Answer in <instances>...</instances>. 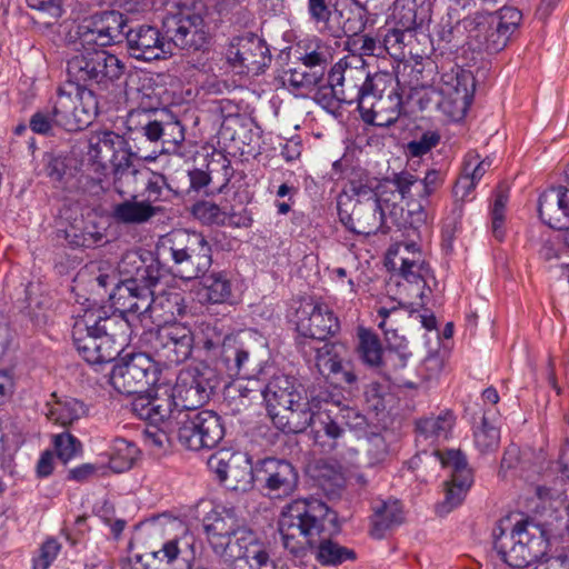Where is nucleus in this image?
Instances as JSON below:
<instances>
[{
	"instance_id": "nucleus-1",
	"label": "nucleus",
	"mask_w": 569,
	"mask_h": 569,
	"mask_svg": "<svg viewBox=\"0 0 569 569\" xmlns=\"http://www.w3.org/2000/svg\"><path fill=\"white\" fill-rule=\"evenodd\" d=\"M337 517L329 507L318 499H298L287 505L279 518L278 527L283 546L292 553H299L305 545H318L317 559L322 565L337 566L353 560L352 549L330 540L338 530Z\"/></svg>"
},
{
	"instance_id": "nucleus-2",
	"label": "nucleus",
	"mask_w": 569,
	"mask_h": 569,
	"mask_svg": "<svg viewBox=\"0 0 569 569\" xmlns=\"http://www.w3.org/2000/svg\"><path fill=\"white\" fill-rule=\"evenodd\" d=\"M298 346L301 351H316V367L325 377H333L340 382L353 386L358 377L351 362L345 361L347 347L341 342H326L322 347L312 346V341H325L336 336L340 322L333 311L325 303H306L297 311Z\"/></svg>"
},
{
	"instance_id": "nucleus-3",
	"label": "nucleus",
	"mask_w": 569,
	"mask_h": 569,
	"mask_svg": "<svg viewBox=\"0 0 569 569\" xmlns=\"http://www.w3.org/2000/svg\"><path fill=\"white\" fill-rule=\"evenodd\" d=\"M192 336L193 346L202 348L208 357L220 361L230 377L249 378L260 371L261 361L250 348L237 337L224 335L218 321L198 322Z\"/></svg>"
},
{
	"instance_id": "nucleus-4",
	"label": "nucleus",
	"mask_w": 569,
	"mask_h": 569,
	"mask_svg": "<svg viewBox=\"0 0 569 569\" xmlns=\"http://www.w3.org/2000/svg\"><path fill=\"white\" fill-rule=\"evenodd\" d=\"M267 411L276 428L286 433H299L306 430L311 416V407L296 379L286 376H273L262 390Z\"/></svg>"
},
{
	"instance_id": "nucleus-5",
	"label": "nucleus",
	"mask_w": 569,
	"mask_h": 569,
	"mask_svg": "<svg viewBox=\"0 0 569 569\" xmlns=\"http://www.w3.org/2000/svg\"><path fill=\"white\" fill-rule=\"evenodd\" d=\"M158 254L171 260V270L183 280L203 277L212 264V248L199 232L177 229L162 236Z\"/></svg>"
},
{
	"instance_id": "nucleus-6",
	"label": "nucleus",
	"mask_w": 569,
	"mask_h": 569,
	"mask_svg": "<svg viewBox=\"0 0 569 569\" xmlns=\"http://www.w3.org/2000/svg\"><path fill=\"white\" fill-rule=\"evenodd\" d=\"M224 529V519H216L209 528L214 551L232 563L233 569H276L266 546L247 528Z\"/></svg>"
},
{
	"instance_id": "nucleus-7",
	"label": "nucleus",
	"mask_w": 569,
	"mask_h": 569,
	"mask_svg": "<svg viewBox=\"0 0 569 569\" xmlns=\"http://www.w3.org/2000/svg\"><path fill=\"white\" fill-rule=\"evenodd\" d=\"M495 533V549L512 568H525L545 557L549 536L545 526L530 518L517 521L509 533L499 527Z\"/></svg>"
},
{
	"instance_id": "nucleus-8",
	"label": "nucleus",
	"mask_w": 569,
	"mask_h": 569,
	"mask_svg": "<svg viewBox=\"0 0 569 569\" xmlns=\"http://www.w3.org/2000/svg\"><path fill=\"white\" fill-rule=\"evenodd\" d=\"M82 40L81 48L67 60V76L73 89L98 86L108 89L121 78L124 64L114 54L97 47L86 46Z\"/></svg>"
},
{
	"instance_id": "nucleus-9",
	"label": "nucleus",
	"mask_w": 569,
	"mask_h": 569,
	"mask_svg": "<svg viewBox=\"0 0 569 569\" xmlns=\"http://www.w3.org/2000/svg\"><path fill=\"white\" fill-rule=\"evenodd\" d=\"M373 74L366 68V60L360 56H345L331 68L328 76V86L320 87L315 99L320 103L329 104L328 93L338 102L360 104L365 94H369Z\"/></svg>"
},
{
	"instance_id": "nucleus-10",
	"label": "nucleus",
	"mask_w": 569,
	"mask_h": 569,
	"mask_svg": "<svg viewBox=\"0 0 569 569\" xmlns=\"http://www.w3.org/2000/svg\"><path fill=\"white\" fill-rule=\"evenodd\" d=\"M369 90L358 106L361 119L377 127L392 126L403 109L397 78L388 71L376 72Z\"/></svg>"
},
{
	"instance_id": "nucleus-11",
	"label": "nucleus",
	"mask_w": 569,
	"mask_h": 569,
	"mask_svg": "<svg viewBox=\"0 0 569 569\" xmlns=\"http://www.w3.org/2000/svg\"><path fill=\"white\" fill-rule=\"evenodd\" d=\"M521 17L518 9L503 7L489 16L466 19L465 28L473 50L488 53L501 51L518 28Z\"/></svg>"
},
{
	"instance_id": "nucleus-12",
	"label": "nucleus",
	"mask_w": 569,
	"mask_h": 569,
	"mask_svg": "<svg viewBox=\"0 0 569 569\" xmlns=\"http://www.w3.org/2000/svg\"><path fill=\"white\" fill-rule=\"evenodd\" d=\"M336 409L337 412L327 407L318 411H313L311 407L308 409L311 418L307 421L306 429L311 428L313 445L323 453H332L343 443L346 431L340 420L350 428H362L366 425L365 416L357 410L349 407Z\"/></svg>"
},
{
	"instance_id": "nucleus-13",
	"label": "nucleus",
	"mask_w": 569,
	"mask_h": 569,
	"mask_svg": "<svg viewBox=\"0 0 569 569\" xmlns=\"http://www.w3.org/2000/svg\"><path fill=\"white\" fill-rule=\"evenodd\" d=\"M475 88V78L470 71L452 68L441 74L436 89L422 87L425 94L420 102L426 98L427 102H433L451 116H463L472 102Z\"/></svg>"
},
{
	"instance_id": "nucleus-14",
	"label": "nucleus",
	"mask_w": 569,
	"mask_h": 569,
	"mask_svg": "<svg viewBox=\"0 0 569 569\" xmlns=\"http://www.w3.org/2000/svg\"><path fill=\"white\" fill-rule=\"evenodd\" d=\"M357 200L349 211L345 208L348 203L338 199V216L341 223L350 231L361 236L376 234L378 231L386 233L385 212L378 194L366 186L355 189Z\"/></svg>"
},
{
	"instance_id": "nucleus-15",
	"label": "nucleus",
	"mask_w": 569,
	"mask_h": 569,
	"mask_svg": "<svg viewBox=\"0 0 569 569\" xmlns=\"http://www.w3.org/2000/svg\"><path fill=\"white\" fill-rule=\"evenodd\" d=\"M51 109L57 127L70 132L80 131L87 128L98 114V99L92 89L60 88Z\"/></svg>"
},
{
	"instance_id": "nucleus-16",
	"label": "nucleus",
	"mask_w": 569,
	"mask_h": 569,
	"mask_svg": "<svg viewBox=\"0 0 569 569\" xmlns=\"http://www.w3.org/2000/svg\"><path fill=\"white\" fill-rule=\"evenodd\" d=\"M252 480L258 482L271 498L292 495L298 487V471L287 460L266 458L243 472V488Z\"/></svg>"
},
{
	"instance_id": "nucleus-17",
	"label": "nucleus",
	"mask_w": 569,
	"mask_h": 569,
	"mask_svg": "<svg viewBox=\"0 0 569 569\" xmlns=\"http://www.w3.org/2000/svg\"><path fill=\"white\" fill-rule=\"evenodd\" d=\"M158 380V368L143 352L131 353L116 363L110 372L111 386L122 395L144 391Z\"/></svg>"
},
{
	"instance_id": "nucleus-18",
	"label": "nucleus",
	"mask_w": 569,
	"mask_h": 569,
	"mask_svg": "<svg viewBox=\"0 0 569 569\" xmlns=\"http://www.w3.org/2000/svg\"><path fill=\"white\" fill-rule=\"evenodd\" d=\"M431 456L439 460L443 468L451 470L450 479L445 482V499L437 506V512L446 515L462 503L473 483V475L460 450H433Z\"/></svg>"
},
{
	"instance_id": "nucleus-19",
	"label": "nucleus",
	"mask_w": 569,
	"mask_h": 569,
	"mask_svg": "<svg viewBox=\"0 0 569 569\" xmlns=\"http://www.w3.org/2000/svg\"><path fill=\"white\" fill-rule=\"evenodd\" d=\"M202 7L198 10H180L177 14L167 18L163 22L166 37L176 47L188 50H203L209 44L208 26L201 13Z\"/></svg>"
},
{
	"instance_id": "nucleus-20",
	"label": "nucleus",
	"mask_w": 569,
	"mask_h": 569,
	"mask_svg": "<svg viewBox=\"0 0 569 569\" xmlns=\"http://www.w3.org/2000/svg\"><path fill=\"white\" fill-rule=\"evenodd\" d=\"M226 58L237 73L252 76L262 73L271 61L267 43L251 32L232 38Z\"/></svg>"
},
{
	"instance_id": "nucleus-21",
	"label": "nucleus",
	"mask_w": 569,
	"mask_h": 569,
	"mask_svg": "<svg viewBox=\"0 0 569 569\" xmlns=\"http://www.w3.org/2000/svg\"><path fill=\"white\" fill-rule=\"evenodd\" d=\"M210 375L196 367L180 370L171 392L182 412H193L209 401L214 388Z\"/></svg>"
},
{
	"instance_id": "nucleus-22",
	"label": "nucleus",
	"mask_w": 569,
	"mask_h": 569,
	"mask_svg": "<svg viewBox=\"0 0 569 569\" xmlns=\"http://www.w3.org/2000/svg\"><path fill=\"white\" fill-rule=\"evenodd\" d=\"M194 337L183 323L172 322L161 326L151 341L152 349L167 365H179L191 356Z\"/></svg>"
},
{
	"instance_id": "nucleus-23",
	"label": "nucleus",
	"mask_w": 569,
	"mask_h": 569,
	"mask_svg": "<svg viewBox=\"0 0 569 569\" xmlns=\"http://www.w3.org/2000/svg\"><path fill=\"white\" fill-rule=\"evenodd\" d=\"M72 340L79 355L90 365L111 362L119 356V346H113L94 327L89 326L84 313L74 322Z\"/></svg>"
},
{
	"instance_id": "nucleus-24",
	"label": "nucleus",
	"mask_w": 569,
	"mask_h": 569,
	"mask_svg": "<svg viewBox=\"0 0 569 569\" xmlns=\"http://www.w3.org/2000/svg\"><path fill=\"white\" fill-rule=\"evenodd\" d=\"M133 410L139 418L149 421L151 425L166 426L169 430L174 429L178 412H182L177 407V401L169 386H158L153 393L136 399Z\"/></svg>"
},
{
	"instance_id": "nucleus-25",
	"label": "nucleus",
	"mask_w": 569,
	"mask_h": 569,
	"mask_svg": "<svg viewBox=\"0 0 569 569\" xmlns=\"http://www.w3.org/2000/svg\"><path fill=\"white\" fill-rule=\"evenodd\" d=\"M126 41L130 54L138 60L152 61L171 53L170 41L161 36L158 28L149 24L129 27Z\"/></svg>"
},
{
	"instance_id": "nucleus-26",
	"label": "nucleus",
	"mask_w": 569,
	"mask_h": 569,
	"mask_svg": "<svg viewBox=\"0 0 569 569\" xmlns=\"http://www.w3.org/2000/svg\"><path fill=\"white\" fill-rule=\"evenodd\" d=\"M128 19L119 11H103L91 18L88 31L83 34L87 44L94 42L98 47H107L126 40Z\"/></svg>"
},
{
	"instance_id": "nucleus-27",
	"label": "nucleus",
	"mask_w": 569,
	"mask_h": 569,
	"mask_svg": "<svg viewBox=\"0 0 569 569\" xmlns=\"http://www.w3.org/2000/svg\"><path fill=\"white\" fill-rule=\"evenodd\" d=\"M124 313L120 308L110 312L102 307L84 311L87 323L94 327L102 338L110 340L113 346H119V353L129 342L131 335L130 323Z\"/></svg>"
},
{
	"instance_id": "nucleus-28",
	"label": "nucleus",
	"mask_w": 569,
	"mask_h": 569,
	"mask_svg": "<svg viewBox=\"0 0 569 569\" xmlns=\"http://www.w3.org/2000/svg\"><path fill=\"white\" fill-rule=\"evenodd\" d=\"M157 284L121 282L112 296L114 303L126 313L136 315L141 322H144L152 302V288Z\"/></svg>"
},
{
	"instance_id": "nucleus-29",
	"label": "nucleus",
	"mask_w": 569,
	"mask_h": 569,
	"mask_svg": "<svg viewBox=\"0 0 569 569\" xmlns=\"http://www.w3.org/2000/svg\"><path fill=\"white\" fill-rule=\"evenodd\" d=\"M538 212L540 219L552 229L569 227V189L558 187L542 192Z\"/></svg>"
},
{
	"instance_id": "nucleus-30",
	"label": "nucleus",
	"mask_w": 569,
	"mask_h": 569,
	"mask_svg": "<svg viewBox=\"0 0 569 569\" xmlns=\"http://www.w3.org/2000/svg\"><path fill=\"white\" fill-rule=\"evenodd\" d=\"M395 17H405L406 21H402V28H393L389 30L381 42L382 54L388 53L395 60L405 59L406 54L405 38L406 32L410 31L416 24V17H418L416 3L412 0H399L395 9Z\"/></svg>"
},
{
	"instance_id": "nucleus-31",
	"label": "nucleus",
	"mask_w": 569,
	"mask_h": 569,
	"mask_svg": "<svg viewBox=\"0 0 569 569\" xmlns=\"http://www.w3.org/2000/svg\"><path fill=\"white\" fill-rule=\"evenodd\" d=\"M134 156L136 152H123L112 168L113 190L121 198L139 196V186H142L147 168L136 166Z\"/></svg>"
},
{
	"instance_id": "nucleus-32",
	"label": "nucleus",
	"mask_w": 569,
	"mask_h": 569,
	"mask_svg": "<svg viewBox=\"0 0 569 569\" xmlns=\"http://www.w3.org/2000/svg\"><path fill=\"white\" fill-rule=\"evenodd\" d=\"M123 152H132L128 147L126 139L113 131L97 132L89 143L88 156L93 162L102 168L109 161L114 167V162L121 158Z\"/></svg>"
},
{
	"instance_id": "nucleus-33",
	"label": "nucleus",
	"mask_w": 569,
	"mask_h": 569,
	"mask_svg": "<svg viewBox=\"0 0 569 569\" xmlns=\"http://www.w3.org/2000/svg\"><path fill=\"white\" fill-rule=\"evenodd\" d=\"M118 270L123 277L121 282L133 283H158L160 280V270L154 263H147L137 251H127L122 254Z\"/></svg>"
},
{
	"instance_id": "nucleus-34",
	"label": "nucleus",
	"mask_w": 569,
	"mask_h": 569,
	"mask_svg": "<svg viewBox=\"0 0 569 569\" xmlns=\"http://www.w3.org/2000/svg\"><path fill=\"white\" fill-rule=\"evenodd\" d=\"M182 297L178 292H161L152 295V302L146 317V326L153 323L166 326L174 322L177 316L183 313Z\"/></svg>"
},
{
	"instance_id": "nucleus-35",
	"label": "nucleus",
	"mask_w": 569,
	"mask_h": 569,
	"mask_svg": "<svg viewBox=\"0 0 569 569\" xmlns=\"http://www.w3.org/2000/svg\"><path fill=\"white\" fill-rule=\"evenodd\" d=\"M124 200L112 207L111 217L123 224H142L161 212L160 206L148 204L144 200H138V196L123 198Z\"/></svg>"
},
{
	"instance_id": "nucleus-36",
	"label": "nucleus",
	"mask_w": 569,
	"mask_h": 569,
	"mask_svg": "<svg viewBox=\"0 0 569 569\" xmlns=\"http://www.w3.org/2000/svg\"><path fill=\"white\" fill-rule=\"evenodd\" d=\"M403 520L402 506L398 500L380 501L373 507L370 536L375 539H382Z\"/></svg>"
},
{
	"instance_id": "nucleus-37",
	"label": "nucleus",
	"mask_w": 569,
	"mask_h": 569,
	"mask_svg": "<svg viewBox=\"0 0 569 569\" xmlns=\"http://www.w3.org/2000/svg\"><path fill=\"white\" fill-rule=\"evenodd\" d=\"M51 398L52 400L46 403V416L56 425L69 427L87 412L84 403L76 398H58L56 393H52Z\"/></svg>"
},
{
	"instance_id": "nucleus-38",
	"label": "nucleus",
	"mask_w": 569,
	"mask_h": 569,
	"mask_svg": "<svg viewBox=\"0 0 569 569\" xmlns=\"http://www.w3.org/2000/svg\"><path fill=\"white\" fill-rule=\"evenodd\" d=\"M456 417L451 410H443L438 416H431L417 421V441L435 443L446 440L455 426Z\"/></svg>"
},
{
	"instance_id": "nucleus-39",
	"label": "nucleus",
	"mask_w": 569,
	"mask_h": 569,
	"mask_svg": "<svg viewBox=\"0 0 569 569\" xmlns=\"http://www.w3.org/2000/svg\"><path fill=\"white\" fill-rule=\"evenodd\" d=\"M143 189L140 197L148 204L158 206L159 202L170 201L177 193L171 188L168 179L160 172L152 171L147 168L142 181Z\"/></svg>"
},
{
	"instance_id": "nucleus-40",
	"label": "nucleus",
	"mask_w": 569,
	"mask_h": 569,
	"mask_svg": "<svg viewBox=\"0 0 569 569\" xmlns=\"http://www.w3.org/2000/svg\"><path fill=\"white\" fill-rule=\"evenodd\" d=\"M199 450L214 448L224 437V426L221 417L212 410L198 411Z\"/></svg>"
},
{
	"instance_id": "nucleus-41",
	"label": "nucleus",
	"mask_w": 569,
	"mask_h": 569,
	"mask_svg": "<svg viewBox=\"0 0 569 569\" xmlns=\"http://www.w3.org/2000/svg\"><path fill=\"white\" fill-rule=\"evenodd\" d=\"M365 27V23L360 20L357 27L345 23V32H352L353 36L349 37L346 41L345 48L349 51L348 56H360L365 59V56H382L381 42L367 34H358V31Z\"/></svg>"
},
{
	"instance_id": "nucleus-42",
	"label": "nucleus",
	"mask_w": 569,
	"mask_h": 569,
	"mask_svg": "<svg viewBox=\"0 0 569 569\" xmlns=\"http://www.w3.org/2000/svg\"><path fill=\"white\" fill-rule=\"evenodd\" d=\"M174 423L176 438L179 443L189 450H199V419L198 411L178 412Z\"/></svg>"
},
{
	"instance_id": "nucleus-43",
	"label": "nucleus",
	"mask_w": 569,
	"mask_h": 569,
	"mask_svg": "<svg viewBox=\"0 0 569 569\" xmlns=\"http://www.w3.org/2000/svg\"><path fill=\"white\" fill-rule=\"evenodd\" d=\"M357 352L361 361L373 369H378L381 366V360L386 353L379 337L365 328L358 330Z\"/></svg>"
},
{
	"instance_id": "nucleus-44",
	"label": "nucleus",
	"mask_w": 569,
	"mask_h": 569,
	"mask_svg": "<svg viewBox=\"0 0 569 569\" xmlns=\"http://www.w3.org/2000/svg\"><path fill=\"white\" fill-rule=\"evenodd\" d=\"M206 299L211 303L231 302L232 284L224 271L211 272L202 280Z\"/></svg>"
},
{
	"instance_id": "nucleus-45",
	"label": "nucleus",
	"mask_w": 569,
	"mask_h": 569,
	"mask_svg": "<svg viewBox=\"0 0 569 569\" xmlns=\"http://www.w3.org/2000/svg\"><path fill=\"white\" fill-rule=\"evenodd\" d=\"M158 120L152 119V114L140 109L131 110L126 120V128L129 138L136 140L138 136L146 137L149 141L151 137H156L158 128L154 126Z\"/></svg>"
},
{
	"instance_id": "nucleus-46",
	"label": "nucleus",
	"mask_w": 569,
	"mask_h": 569,
	"mask_svg": "<svg viewBox=\"0 0 569 569\" xmlns=\"http://www.w3.org/2000/svg\"><path fill=\"white\" fill-rule=\"evenodd\" d=\"M138 453L139 450L132 442L122 438L116 439L109 459L110 469L116 472L129 470L133 466Z\"/></svg>"
},
{
	"instance_id": "nucleus-47",
	"label": "nucleus",
	"mask_w": 569,
	"mask_h": 569,
	"mask_svg": "<svg viewBox=\"0 0 569 569\" xmlns=\"http://www.w3.org/2000/svg\"><path fill=\"white\" fill-rule=\"evenodd\" d=\"M475 446L481 453L493 452L500 443V430L490 421L487 412L483 413L481 425L473 432Z\"/></svg>"
},
{
	"instance_id": "nucleus-48",
	"label": "nucleus",
	"mask_w": 569,
	"mask_h": 569,
	"mask_svg": "<svg viewBox=\"0 0 569 569\" xmlns=\"http://www.w3.org/2000/svg\"><path fill=\"white\" fill-rule=\"evenodd\" d=\"M332 48L318 38L309 40L305 46V53L300 60L305 67H319L323 70L332 60Z\"/></svg>"
},
{
	"instance_id": "nucleus-49",
	"label": "nucleus",
	"mask_w": 569,
	"mask_h": 569,
	"mask_svg": "<svg viewBox=\"0 0 569 569\" xmlns=\"http://www.w3.org/2000/svg\"><path fill=\"white\" fill-rule=\"evenodd\" d=\"M191 547L192 537L184 536L167 541L160 550L153 552V556L161 561L166 560L168 563L174 562L179 557H181L183 561H189L193 556Z\"/></svg>"
},
{
	"instance_id": "nucleus-50",
	"label": "nucleus",
	"mask_w": 569,
	"mask_h": 569,
	"mask_svg": "<svg viewBox=\"0 0 569 569\" xmlns=\"http://www.w3.org/2000/svg\"><path fill=\"white\" fill-rule=\"evenodd\" d=\"M399 270L405 280L416 284L421 282L423 287L431 272L429 264L421 259L420 253H413V258L402 257Z\"/></svg>"
},
{
	"instance_id": "nucleus-51",
	"label": "nucleus",
	"mask_w": 569,
	"mask_h": 569,
	"mask_svg": "<svg viewBox=\"0 0 569 569\" xmlns=\"http://www.w3.org/2000/svg\"><path fill=\"white\" fill-rule=\"evenodd\" d=\"M508 200V190L502 186H499L495 191L493 202L490 208L492 233L499 241H501L505 236L503 223L506 219V207Z\"/></svg>"
},
{
	"instance_id": "nucleus-52",
	"label": "nucleus",
	"mask_w": 569,
	"mask_h": 569,
	"mask_svg": "<svg viewBox=\"0 0 569 569\" xmlns=\"http://www.w3.org/2000/svg\"><path fill=\"white\" fill-rule=\"evenodd\" d=\"M158 128L156 137L150 138V142L161 141L167 151L174 150L184 140V128L179 121L162 123L158 121L154 126Z\"/></svg>"
},
{
	"instance_id": "nucleus-53",
	"label": "nucleus",
	"mask_w": 569,
	"mask_h": 569,
	"mask_svg": "<svg viewBox=\"0 0 569 569\" xmlns=\"http://www.w3.org/2000/svg\"><path fill=\"white\" fill-rule=\"evenodd\" d=\"M52 445L57 457L67 463L82 451L81 441L68 431L52 436Z\"/></svg>"
},
{
	"instance_id": "nucleus-54",
	"label": "nucleus",
	"mask_w": 569,
	"mask_h": 569,
	"mask_svg": "<svg viewBox=\"0 0 569 569\" xmlns=\"http://www.w3.org/2000/svg\"><path fill=\"white\" fill-rule=\"evenodd\" d=\"M208 169L210 173V184H213L214 190L221 192L233 177L234 171L230 160L219 154V159H212L209 162Z\"/></svg>"
},
{
	"instance_id": "nucleus-55",
	"label": "nucleus",
	"mask_w": 569,
	"mask_h": 569,
	"mask_svg": "<svg viewBox=\"0 0 569 569\" xmlns=\"http://www.w3.org/2000/svg\"><path fill=\"white\" fill-rule=\"evenodd\" d=\"M323 72H307L305 70L291 69L283 76V84L295 90L309 89L319 84Z\"/></svg>"
},
{
	"instance_id": "nucleus-56",
	"label": "nucleus",
	"mask_w": 569,
	"mask_h": 569,
	"mask_svg": "<svg viewBox=\"0 0 569 569\" xmlns=\"http://www.w3.org/2000/svg\"><path fill=\"white\" fill-rule=\"evenodd\" d=\"M29 127L32 132L41 136L52 134L53 128L57 127L56 117L51 107H46L36 111L29 120Z\"/></svg>"
},
{
	"instance_id": "nucleus-57",
	"label": "nucleus",
	"mask_w": 569,
	"mask_h": 569,
	"mask_svg": "<svg viewBox=\"0 0 569 569\" xmlns=\"http://www.w3.org/2000/svg\"><path fill=\"white\" fill-rule=\"evenodd\" d=\"M407 355L397 350H388L377 370L388 379H397L398 372L407 366Z\"/></svg>"
},
{
	"instance_id": "nucleus-58",
	"label": "nucleus",
	"mask_w": 569,
	"mask_h": 569,
	"mask_svg": "<svg viewBox=\"0 0 569 569\" xmlns=\"http://www.w3.org/2000/svg\"><path fill=\"white\" fill-rule=\"evenodd\" d=\"M226 207H220L213 202L202 201L194 206L193 212L198 219L204 223H214L222 226L226 222Z\"/></svg>"
},
{
	"instance_id": "nucleus-59",
	"label": "nucleus",
	"mask_w": 569,
	"mask_h": 569,
	"mask_svg": "<svg viewBox=\"0 0 569 569\" xmlns=\"http://www.w3.org/2000/svg\"><path fill=\"white\" fill-rule=\"evenodd\" d=\"M156 426L157 425H153L143 431L144 445L151 449H166L169 447L172 436H176L174 429L169 430L166 426H161L160 428Z\"/></svg>"
},
{
	"instance_id": "nucleus-60",
	"label": "nucleus",
	"mask_w": 569,
	"mask_h": 569,
	"mask_svg": "<svg viewBox=\"0 0 569 569\" xmlns=\"http://www.w3.org/2000/svg\"><path fill=\"white\" fill-rule=\"evenodd\" d=\"M61 545L56 539L46 540L33 559V569H48L60 552Z\"/></svg>"
},
{
	"instance_id": "nucleus-61",
	"label": "nucleus",
	"mask_w": 569,
	"mask_h": 569,
	"mask_svg": "<svg viewBox=\"0 0 569 569\" xmlns=\"http://www.w3.org/2000/svg\"><path fill=\"white\" fill-rule=\"evenodd\" d=\"M440 137L436 132H425L419 139L407 144V151L411 157H421L428 153L439 143Z\"/></svg>"
},
{
	"instance_id": "nucleus-62",
	"label": "nucleus",
	"mask_w": 569,
	"mask_h": 569,
	"mask_svg": "<svg viewBox=\"0 0 569 569\" xmlns=\"http://www.w3.org/2000/svg\"><path fill=\"white\" fill-rule=\"evenodd\" d=\"M227 456V452H218L212 455L208 460L210 470L214 472L222 482H228L230 473H234L237 471V467L230 463L226 458Z\"/></svg>"
},
{
	"instance_id": "nucleus-63",
	"label": "nucleus",
	"mask_w": 569,
	"mask_h": 569,
	"mask_svg": "<svg viewBox=\"0 0 569 569\" xmlns=\"http://www.w3.org/2000/svg\"><path fill=\"white\" fill-rule=\"evenodd\" d=\"M308 14L310 20L321 28H326L331 18L328 0H308Z\"/></svg>"
},
{
	"instance_id": "nucleus-64",
	"label": "nucleus",
	"mask_w": 569,
	"mask_h": 569,
	"mask_svg": "<svg viewBox=\"0 0 569 569\" xmlns=\"http://www.w3.org/2000/svg\"><path fill=\"white\" fill-rule=\"evenodd\" d=\"M533 569H569V551L562 549L556 555L542 557Z\"/></svg>"
}]
</instances>
